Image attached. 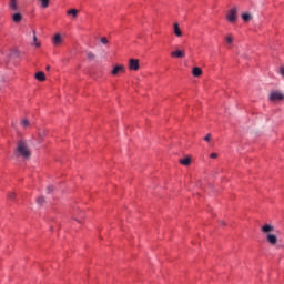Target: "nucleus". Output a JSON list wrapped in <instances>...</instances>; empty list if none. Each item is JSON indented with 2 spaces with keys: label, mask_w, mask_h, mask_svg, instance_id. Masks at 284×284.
Masks as SVG:
<instances>
[{
  "label": "nucleus",
  "mask_w": 284,
  "mask_h": 284,
  "mask_svg": "<svg viewBox=\"0 0 284 284\" xmlns=\"http://www.w3.org/2000/svg\"><path fill=\"white\" fill-rule=\"evenodd\" d=\"M14 154L18 159H30L32 153L30 152V145H28V140L20 139L16 143Z\"/></svg>",
  "instance_id": "1"
},
{
  "label": "nucleus",
  "mask_w": 284,
  "mask_h": 284,
  "mask_svg": "<svg viewBox=\"0 0 284 284\" xmlns=\"http://www.w3.org/2000/svg\"><path fill=\"white\" fill-rule=\"evenodd\" d=\"M261 232L266 235V241L270 245H276V243H278V237L272 234V232H274V227L271 224H264Z\"/></svg>",
  "instance_id": "2"
},
{
  "label": "nucleus",
  "mask_w": 284,
  "mask_h": 284,
  "mask_svg": "<svg viewBox=\"0 0 284 284\" xmlns=\"http://www.w3.org/2000/svg\"><path fill=\"white\" fill-rule=\"evenodd\" d=\"M239 19V7H233L231 10L226 13V20L229 23H236V20Z\"/></svg>",
  "instance_id": "3"
},
{
  "label": "nucleus",
  "mask_w": 284,
  "mask_h": 284,
  "mask_svg": "<svg viewBox=\"0 0 284 284\" xmlns=\"http://www.w3.org/2000/svg\"><path fill=\"white\" fill-rule=\"evenodd\" d=\"M270 101H283L284 94L281 91H272L268 95Z\"/></svg>",
  "instance_id": "4"
},
{
  "label": "nucleus",
  "mask_w": 284,
  "mask_h": 284,
  "mask_svg": "<svg viewBox=\"0 0 284 284\" xmlns=\"http://www.w3.org/2000/svg\"><path fill=\"white\" fill-rule=\"evenodd\" d=\"M140 69L141 65L139 64V59L129 60V70H132L133 72H139Z\"/></svg>",
  "instance_id": "5"
},
{
  "label": "nucleus",
  "mask_w": 284,
  "mask_h": 284,
  "mask_svg": "<svg viewBox=\"0 0 284 284\" xmlns=\"http://www.w3.org/2000/svg\"><path fill=\"white\" fill-rule=\"evenodd\" d=\"M125 72V67L124 65H115L112 71H111V74L113 77H119V74Z\"/></svg>",
  "instance_id": "6"
},
{
  "label": "nucleus",
  "mask_w": 284,
  "mask_h": 284,
  "mask_svg": "<svg viewBox=\"0 0 284 284\" xmlns=\"http://www.w3.org/2000/svg\"><path fill=\"white\" fill-rule=\"evenodd\" d=\"M173 59H185V50H176L171 52Z\"/></svg>",
  "instance_id": "7"
},
{
  "label": "nucleus",
  "mask_w": 284,
  "mask_h": 284,
  "mask_svg": "<svg viewBox=\"0 0 284 284\" xmlns=\"http://www.w3.org/2000/svg\"><path fill=\"white\" fill-rule=\"evenodd\" d=\"M62 43H63V38L61 37V34H55L53 37V44L61 45Z\"/></svg>",
  "instance_id": "8"
},
{
  "label": "nucleus",
  "mask_w": 284,
  "mask_h": 284,
  "mask_svg": "<svg viewBox=\"0 0 284 284\" xmlns=\"http://www.w3.org/2000/svg\"><path fill=\"white\" fill-rule=\"evenodd\" d=\"M9 8H10V10H13L14 12H17V10H19V6L17 4V0H10L9 1Z\"/></svg>",
  "instance_id": "9"
},
{
  "label": "nucleus",
  "mask_w": 284,
  "mask_h": 284,
  "mask_svg": "<svg viewBox=\"0 0 284 284\" xmlns=\"http://www.w3.org/2000/svg\"><path fill=\"white\" fill-rule=\"evenodd\" d=\"M174 34L175 37H183V32L181 31V28L179 27V23H174Z\"/></svg>",
  "instance_id": "10"
},
{
  "label": "nucleus",
  "mask_w": 284,
  "mask_h": 284,
  "mask_svg": "<svg viewBox=\"0 0 284 284\" xmlns=\"http://www.w3.org/2000/svg\"><path fill=\"white\" fill-rule=\"evenodd\" d=\"M192 74H193V77H201V74H203V70L199 67H195L192 70Z\"/></svg>",
  "instance_id": "11"
},
{
  "label": "nucleus",
  "mask_w": 284,
  "mask_h": 284,
  "mask_svg": "<svg viewBox=\"0 0 284 284\" xmlns=\"http://www.w3.org/2000/svg\"><path fill=\"white\" fill-rule=\"evenodd\" d=\"M67 14L73 17V19H77V17H79V10L70 9V10L67 11Z\"/></svg>",
  "instance_id": "12"
},
{
  "label": "nucleus",
  "mask_w": 284,
  "mask_h": 284,
  "mask_svg": "<svg viewBox=\"0 0 284 284\" xmlns=\"http://www.w3.org/2000/svg\"><path fill=\"white\" fill-rule=\"evenodd\" d=\"M12 19H13L14 23H21V20L23 19V16H21V13H14L12 16Z\"/></svg>",
  "instance_id": "13"
},
{
  "label": "nucleus",
  "mask_w": 284,
  "mask_h": 284,
  "mask_svg": "<svg viewBox=\"0 0 284 284\" xmlns=\"http://www.w3.org/2000/svg\"><path fill=\"white\" fill-rule=\"evenodd\" d=\"M242 20H243L245 23L252 21V14H250L248 12L242 13Z\"/></svg>",
  "instance_id": "14"
},
{
  "label": "nucleus",
  "mask_w": 284,
  "mask_h": 284,
  "mask_svg": "<svg viewBox=\"0 0 284 284\" xmlns=\"http://www.w3.org/2000/svg\"><path fill=\"white\" fill-rule=\"evenodd\" d=\"M36 79L38 81H45V73L43 71L36 73Z\"/></svg>",
  "instance_id": "15"
},
{
  "label": "nucleus",
  "mask_w": 284,
  "mask_h": 284,
  "mask_svg": "<svg viewBox=\"0 0 284 284\" xmlns=\"http://www.w3.org/2000/svg\"><path fill=\"white\" fill-rule=\"evenodd\" d=\"M180 163H181V165L187 166V165H190V163H192V159L190 156L184 158V159L180 160Z\"/></svg>",
  "instance_id": "16"
},
{
  "label": "nucleus",
  "mask_w": 284,
  "mask_h": 284,
  "mask_svg": "<svg viewBox=\"0 0 284 284\" xmlns=\"http://www.w3.org/2000/svg\"><path fill=\"white\" fill-rule=\"evenodd\" d=\"M225 41L229 45H232V43H234V38H232V36H226Z\"/></svg>",
  "instance_id": "17"
},
{
  "label": "nucleus",
  "mask_w": 284,
  "mask_h": 284,
  "mask_svg": "<svg viewBox=\"0 0 284 284\" xmlns=\"http://www.w3.org/2000/svg\"><path fill=\"white\" fill-rule=\"evenodd\" d=\"M87 57H88L89 61H94V59H97V55L93 52H88Z\"/></svg>",
  "instance_id": "18"
},
{
  "label": "nucleus",
  "mask_w": 284,
  "mask_h": 284,
  "mask_svg": "<svg viewBox=\"0 0 284 284\" xmlns=\"http://www.w3.org/2000/svg\"><path fill=\"white\" fill-rule=\"evenodd\" d=\"M20 125H22V128H28V125H30V120L24 119L20 122Z\"/></svg>",
  "instance_id": "19"
},
{
  "label": "nucleus",
  "mask_w": 284,
  "mask_h": 284,
  "mask_svg": "<svg viewBox=\"0 0 284 284\" xmlns=\"http://www.w3.org/2000/svg\"><path fill=\"white\" fill-rule=\"evenodd\" d=\"M42 8H48L50 6V0H40Z\"/></svg>",
  "instance_id": "20"
},
{
  "label": "nucleus",
  "mask_w": 284,
  "mask_h": 284,
  "mask_svg": "<svg viewBox=\"0 0 284 284\" xmlns=\"http://www.w3.org/2000/svg\"><path fill=\"white\" fill-rule=\"evenodd\" d=\"M37 203L38 205H43V203H45V197L43 196L38 197Z\"/></svg>",
  "instance_id": "21"
},
{
  "label": "nucleus",
  "mask_w": 284,
  "mask_h": 284,
  "mask_svg": "<svg viewBox=\"0 0 284 284\" xmlns=\"http://www.w3.org/2000/svg\"><path fill=\"white\" fill-rule=\"evenodd\" d=\"M101 43H103V45H108L109 41H108V38L106 37H102L100 39Z\"/></svg>",
  "instance_id": "22"
},
{
  "label": "nucleus",
  "mask_w": 284,
  "mask_h": 284,
  "mask_svg": "<svg viewBox=\"0 0 284 284\" xmlns=\"http://www.w3.org/2000/svg\"><path fill=\"white\" fill-rule=\"evenodd\" d=\"M16 196H17V194H14V192H11V193H9L8 199L10 201H14Z\"/></svg>",
  "instance_id": "23"
},
{
  "label": "nucleus",
  "mask_w": 284,
  "mask_h": 284,
  "mask_svg": "<svg viewBox=\"0 0 284 284\" xmlns=\"http://www.w3.org/2000/svg\"><path fill=\"white\" fill-rule=\"evenodd\" d=\"M212 139V134H206V136L204 138V141H206V142H210V140Z\"/></svg>",
  "instance_id": "24"
},
{
  "label": "nucleus",
  "mask_w": 284,
  "mask_h": 284,
  "mask_svg": "<svg viewBox=\"0 0 284 284\" xmlns=\"http://www.w3.org/2000/svg\"><path fill=\"white\" fill-rule=\"evenodd\" d=\"M210 159H219V154L217 153H211Z\"/></svg>",
  "instance_id": "25"
},
{
  "label": "nucleus",
  "mask_w": 284,
  "mask_h": 284,
  "mask_svg": "<svg viewBox=\"0 0 284 284\" xmlns=\"http://www.w3.org/2000/svg\"><path fill=\"white\" fill-rule=\"evenodd\" d=\"M52 190H54V186L49 185V186L47 187V192H48V194H50V192H52Z\"/></svg>",
  "instance_id": "26"
},
{
  "label": "nucleus",
  "mask_w": 284,
  "mask_h": 284,
  "mask_svg": "<svg viewBox=\"0 0 284 284\" xmlns=\"http://www.w3.org/2000/svg\"><path fill=\"white\" fill-rule=\"evenodd\" d=\"M280 74H281V77H283V79H284V67H281V68H280Z\"/></svg>",
  "instance_id": "27"
},
{
  "label": "nucleus",
  "mask_w": 284,
  "mask_h": 284,
  "mask_svg": "<svg viewBox=\"0 0 284 284\" xmlns=\"http://www.w3.org/2000/svg\"><path fill=\"white\" fill-rule=\"evenodd\" d=\"M33 41L37 43V31H33Z\"/></svg>",
  "instance_id": "28"
},
{
  "label": "nucleus",
  "mask_w": 284,
  "mask_h": 284,
  "mask_svg": "<svg viewBox=\"0 0 284 284\" xmlns=\"http://www.w3.org/2000/svg\"><path fill=\"white\" fill-rule=\"evenodd\" d=\"M40 45H41V43L36 42V47H37V48H40Z\"/></svg>",
  "instance_id": "29"
},
{
  "label": "nucleus",
  "mask_w": 284,
  "mask_h": 284,
  "mask_svg": "<svg viewBox=\"0 0 284 284\" xmlns=\"http://www.w3.org/2000/svg\"><path fill=\"white\" fill-rule=\"evenodd\" d=\"M12 128H14V122H12Z\"/></svg>",
  "instance_id": "30"
},
{
  "label": "nucleus",
  "mask_w": 284,
  "mask_h": 284,
  "mask_svg": "<svg viewBox=\"0 0 284 284\" xmlns=\"http://www.w3.org/2000/svg\"><path fill=\"white\" fill-rule=\"evenodd\" d=\"M47 70H50V67H47Z\"/></svg>",
  "instance_id": "31"
},
{
  "label": "nucleus",
  "mask_w": 284,
  "mask_h": 284,
  "mask_svg": "<svg viewBox=\"0 0 284 284\" xmlns=\"http://www.w3.org/2000/svg\"><path fill=\"white\" fill-rule=\"evenodd\" d=\"M222 225H225L224 222H222Z\"/></svg>",
  "instance_id": "32"
}]
</instances>
